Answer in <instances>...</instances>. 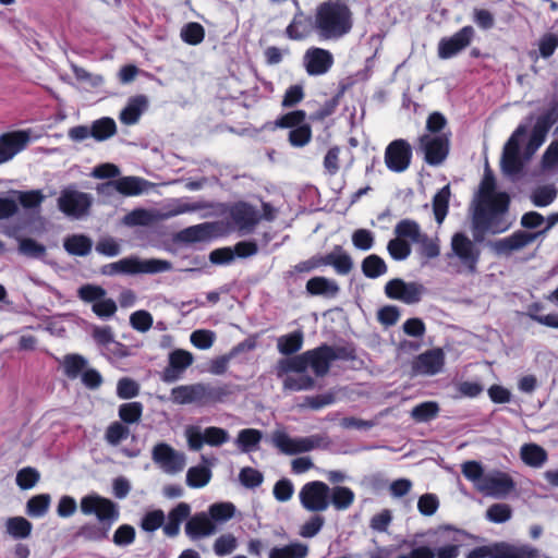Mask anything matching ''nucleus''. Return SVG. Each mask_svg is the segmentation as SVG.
<instances>
[{"label":"nucleus","instance_id":"nucleus-39","mask_svg":"<svg viewBox=\"0 0 558 558\" xmlns=\"http://www.w3.org/2000/svg\"><path fill=\"white\" fill-rule=\"evenodd\" d=\"M110 523H87L80 527L77 536L87 542H101L108 537Z\"/></svg>","mask_w":558,"mask_h":558},{"label":"nucleus","instance_id":"nucleus-1","mask_svg":"<svg viewBox=\"0 0 558 558\" xmlns=\"http://www.w3.org/2000/svg\"><path fill=\"white\" fill-rule=\"evenodd\" d=\"M336 357L333 350L324 345L300 355L280 360L274 372L277 377H283L287 373H305L311 367L316 376H324Z\"/></svg>","mask_w":558,"mask_h":558},{"label":"nucleus","instance_id":"nucleus-49","mask_svg":"<svg viewBox=\"0 0 558 558\" xmlns=\"http://www.w3.org/2000/svg\"><path fill=\"white\" fill-rule=\"evenodd\" d=\"M51 498L48 494H40L32 497L26 505V512L34 518L44 517L50 506Z\"/></svg>","mask_w":558,"mask_h":558},{"label":"nucleus","instance_id":"nucleus-30","mask_svg":"<svg viewBox=\"0 0 558 558\" xmlns=\"http://www.w3.org/2000/svg\"><path fill=\"white\" fill-rule=\"evenodd\" d=\"M190 514V505L186 502H180L168 513V520L163 524V533L169 537L177 536L180 532L181 523L186 520Z\"/></svg>","mask_w":558,"mask_h":558},{"label":"nucleus","instance_id":"nucleus-31","mask_svg":"<svg viewBox=\"0 0 558 558\" xmlns=\"http://www.w3.org/2000/svg\"><path fill=\"white\" fill-rule=\"evenodd\" d=\"M402 223L403 219L396 225L393 229L396 238L390 240L387 245L388 253L395 260H404L411 255L412 252L409 236L401 235L398 231Z\"/></svg>","mask_w":558,"mask_h":558},{"label":"nucleus","instance_id":"nucleus-4","mask_svg":"<svg viewBox=\"0 0 558 558\" xmlns=\"http://www.w3.org/2000/svg\"><path fill=\"white\" fill-rule=\"evenodd\" d=\"M196 209L197 206L195 205L181 199H172L161 209L136 208L123 217V223L129 227L150 226Z\"/></svg>","mask_w":558,"mask_h":558},{"label":"nucleus","instance_id":"nucleus-41","mask_svg":"<svg viewBox=\"0 0 558 558\" xmlns=\"http://www.w3.org/2000/svg\"><path fill=\"white\" fill-rule=\"evenodd\" d=\"M263 438L260 430L255 428H245L239 432L235 445L242 452H251L258 447Z\"/></svg>","mask_w":558,"mask_h":558},{"label":"nucleus","instance_id":"nucleus-60","mask_svg":"<svg viewBox=\"0 0 558 558\" xmlns=\"http://www.w3.org/2000/svg\"><path fill=\"white\" fill-rule=\"evenodd\" d=\"M135 529L130 524L120 525L113 533L112 542L114 545L124 547L134 543Z\"/></svg>","mask_w":558,"mask_h":558},{"label":"nucleus","instance_id":"nucleus-27","mask_svg":"<svg viewBox=\"0 0 558 558\" xmlns=\"http://www.w3.org/2000/svg\"><path fill=\"white\" fill-rule=\"evenodd\" d=\"M492 558H537L539 553L530 545H513L499 542L490 545Z\"/></svg>","mask_w":558,"mask_h":558},{"label":"nucleus","instance_id":"nucleus-14","mask_svg":"<svg viewBox=\"0 0 558 558\" xmlns=\"http://www.w3.org/2000/svg\"><path fill=\"white\" fill-rule=\"evenodd\" d=\"M515 487L513 478L506 472L492 470L486 472L482 483L477 486V492L487 497L505 498Z\"/></svg>","mask_w":558,"mask_h":558},{"label":"nucleus","instance_id":"nucleus-28","mask_svg":"<svg viewBox=\"0 0 558 558\" xmlns=\"http://www.w3.org/2000/svg\"><path fill=\"white\" fill-rule=\"evenodd\" d=\"M216 532V525L210 517L205 512L196 513L185 525V533L191 538L206 537Z\"/></svg>","mask_w":558,"mask_h":558},{"label":"nucleus","instance_id":"nucleus-42","mask_svg":"<svg viewBox=\"0 0 558 558\" xmlns=\"http://www.w3.org/2000/svg\"><path fill=\"white\" fill-rule=\"evenodd\" d=\"M211 480V471L208 466H191L186 472V485L191 488L205 487Z\"/></svg>","mask_w":558,"mask_h":558},{"label":"nucleus","instance_id":"nucleus-54","mask_svg":"<svg viewBox=\"0 0 558 558\" xmlns=\"http://www.w3.org/2000/svg\"><path fill=\"white\" fill-rule=\"evenodd\" d=\"M438 404L434 401H426L417 404L411 411V416L416 422H427L438 414Z\"/></svg>","mask_w":558,"mask_h":558},{"label":"nucleus","instance_id":"nucleus-44","mask_svg":"<svg viewBox=\"0 0 558 558\" xmlns=\"http://www.w3.org/2000/svg\"><path fill=\"white\" fill-rule=\"evenodd\" d=\"M92 241L82 234L69 236L64 241V248L71 255L85 256L92 250Z\"/></svg>","mask_w":558,"mask_h":558},{"label":"nucleus","instance_id":"nucleus-37","mask_svg":"<svg viewBox=\"0 0 558 558\" xmlns=\"http://www.w3.org/2000/svg\"><path fill=\"white\" fill-rule=\"evenodd\" d=\"M307 554V545L293 542L284 546L272 547L269 550L268 558H305Z\"/></svg>","mask_w":558,"mask_h":558},{"label":"nucleus","instance_id":"nucleus-11","mask_svg":"<svg viewBox=\"0 0 558 558\" xmlns=\"http://www.w3.org/2000/svg\"><path fill=\"white\" fill-rule=\"evenodd\" d=\"M299 498L302 507L307 511L323 512L330 504V488L324 482H310L301 488Z\"/></svg>","mask_w":558,"mask_h":558},{"label":"nucleus","instance_id":"nucleus-40","mask_svg":"<svg viewBox=\"0 0 558 558\" xmlns=\"http://www.w3.org/2000/svg\"><path fill=\"white\" fill-rule=\"evenodd\" d=\"M90 132L94 140L102 142L117 133V124L113 119L105 117L92 123Z\"/></svg>","mask_w":558,"mask_h":558},{"label":"nucleus","instance_id":"nucleus-50","mask_svg":"<svg viewBox=\"0 0 558 558\" xmlns=\"http://www.w3.org/2000/svg\"><path fill=\"white\" fill-rule=\"evenodd\" d=\"M461 472L464 477L473 484L476 490L477 486L482 483L486 474L484 472L483 465L475 460H470L462 463Z\"/></svg>","mask_w":558,"mask_h":558},{"label":"nucleus","instance_id":"nucleus-52","mask_svg":"<svg viewBox=\"0 0 558 558\" xmlns=\"http://www.w3.org/2000/svg\"><path fill=\"white\" fill-rule=\"evenodd\" d=\"M238 548V538L231 533L220 535L214 543L213 549L216 556L225 557Z\"/></svg>","mask_w":558,"mask_h":558},{"label":"nucleus","instance_id":"nucleus-9","mask_svg":"<svg viewBox=\"0 0 558 558\" xmlns=\"http://www.w3.org/2000/svg\"><path fill=\"white\" fill-rule=\"evenodd\" d=\"M184 435L189 448L193 451L201 450L204 445L218 447L230 439V435L226 429L216 426L203 429L198 425H189L185 427Z\"/></svg>","mask_w":558,"mask_h":558},{"label":"nucleus","instance_id":"nucleus-18","mask_svg":"<svg viewBox=\"0 0 558 558\" xmlns=\"http://www.w3.org/2000/svg\"><path fill=\"white\" fill-rule=\"evenodd\" d=\"M525 133L526 126L519 125L504 147L501 157V168L506 174H515L522 168V161L520 158V147L521 141L524 137Z\"/></svg>","mask_w":558,"mask_h":558},{"label":"nucleus","instance_id":"nucleus-58","mask_svg":"<svg viewBox=\"0 0 558 558\" xmlns=\"http://www.w3.org/2000/svg\"><path fill=\"white\" fill-rule=\"evenodd\" d=\"M312 140V129L308 124H302L289 132V143L293 147H304Z\"/></svg>","mask_w":558,"mask_h":558},{"label":"nucleus","instance_id":"nucleus-12","mask_svg":"<svg viewBox=\"0 0 558 558\" xmlns=\"http://www.w3.org/2000/svg\"><path fill=\"white\" fill-rule=\"evenodd\" d=\"M319 437H291L283 429H276L271 434L272 445L284 454L307 452L319 446Z\"/></svg>","mask_w":558,"mask_h":558},{"label":"nucleus","instance_id":"nucleus-46","mask_svg":"<svg viewBox=\"0 0 558 558\" xmlns=\"http://www.w3.org/2000/svg\"><path fill=\"white\" fill-rule=\"evenodd\" d=\"M450 198V189L444 186L433 199V210L438 225H441L448 213V204Z\"/></svg>","mask_w":558,"mask_h":558},{"label":"nucleus","instance_id":"nucleus-19","mask_svg":"<svg viewBox=\"0 0 558 558\" xmlns=\"http://www.w3.org/2000/svg\"><path fill=\"white\" fill-rule=\"evenodd\" d=\"M418 149L428 165L438 166L448 155L449 140L444 135L424 134L418 138Z\"/></svg>","mask_w":558,"mask_h":558},{"label":"nucleus","instance_id":"nucleus-62","mask_svg":"<svg viewBox=\"0 0 558 558\" xmlns=\"http://www.w3.org/2000/svg\"><path fill=\"white\" fill-rule=\"evenodd\" d=\"M234 510L230 502L214 504L209 507V517L217 522H226L233 517Z\"/></svg>","mask_w":558,"mask_h":558},{"label":"nucleus","instance_id":"nucleus-29","mask_svg":"<svg viewBox=\"0 0 558 558\" xmlns=\"http://www.w3.org/2000/svg\"><path fill=\"white\" fill-rule=\"evenodd\" d=\"M459 555L458 545H446L436 551L428 546H418L409 554L399 555L397 558H457Z\"/></svg>","mask_w":558,"mask_h":558},{"label":"nucleus","instance_id":"nucleus-13","mask_svg":"<svg viewBox=\"0 0 558 558\" xmlns=\"http://www.w3.org/2000/svg\"><path fill=\"white\" fill-rule=\"evenodd\" d=\"M151 458L162 472L170 475L182 472L186 465L185 453L166 442H159L153 448Z\"/></svg>","mask_w":558,"mask_h":558},{"label":"nucleus","instance_id":"nucleus-16","mask_svg":"<svg viewBox=\"0 0 558 558\" xmlns=\"http://www.w3.org/2000/svg\"><path fill=\"white\" fill-rule=\"evenodd\" d=\"M81 511L86 515L95 514L99 522L110 523V525L119 518L116 505L111 500L97 495L83 497L81 500Z\"/></svg>","mask_w":558,"mask_h":558},{"label":"nucleus","instance_id":"nucleus-24","mask_svg":"<svg viewBox=\"0 0 558 558\" xmlns=\"http://www.w3.org/2000/svg\"><path fill=\"white\" fill-rule=\"evenodd\" d=\"M303 62L310 75H323L332 66L333 57L323 48H310L304 54Z\"/></svg>","mask_w":558,"mask_h":558},{"label":"nucleus","instance_id":"nucleus-3","mask_svg":"<svg viewBox=\"0 0 558 558\" xmlns=\"http://www.w3.org/2000/svg\"><path fill=\"white\" fill-rule=\"evenodd\" d=\"M489 211L485 213L482 208H477L472 220V229L474 239L482 241L485 232L500 233L509 228V223L499 219V215L504 214L508 208L509 198L505 193H495L494 196L482 201Z\"/></svg>","mask_w":558,"mask_h":558},{"label":"nucleus","instance_id":"nucleus-51","mask_svg":"<svg viewBox=\"0 0 558 558\" xmlns=\"http://www.w3.org/2000/svg\"><path fill=\"white\" fill-rule=\"evenodd\" d=\"M363 274L368 278H377L387 272V265L377 255L367 256L362 263Z\"/></svg>","mask_w":558,"mask_h":558},{"label":"nucleus","instance_id":"nucleus-23","mask_svg":"<svg viewBox=\"0 0 558 558\" xmlns=\"http://www.w3.org/2000/svg\"><path fill=\"white\" fill-rule=\"evenodd\" d=\"M474 35L471 26H464L450 37L442 38L438 44V57L449 59L466 48Z\"/></svg>","mask_w":558,"mask_h":558},{"label":"nucleus","instance_id":"nucleus-7","mask_svg":"<svg viewBox=\"0 0 558 558\" xmlns=\"http://www.w3.org/2000/svg\"><path fill=\"white\" fill-rule=\"evenodd\" d=\"M398 231L401 235L409 236L411 243L417 245V253L423 257L433 259L440 255L439 238L424 233L416 221L403 219V223Z\"/></svg>","mask_w":558,"mask_h":558},{"label":"nucleus","instance_id":"nucleus-21","mask_svg":"<svg viewBox=\"0 0 558 558\" xmlns=\"http://www.w3.org/2000/svg\"><path fill=\"white\" fill-rule=\"evenodd\" d=\"M445 352L440 348L427 350L417 355L412 362L414 375L434 376L442 372L445 366Z\"/></svg>","mask_w":558,"mask_h":558},{"label":"nucleus","instance_id":"nucleus-8","mask_svg":"<svg viewBox=\"0 0 558 558\" xmlns=\"http://www.w3.org/2000/svg\"><path fill=\"white\" fill-rule=\"evenodd\" d=\"M450 247L449 257H456L461 263V271L475 274L481 255L475 243L464 233L457 232L451 238Z\"/></svg>","mask_w":558,"mask_h":558},{"label":"nucleus","instance_id":"nucleus-63","mask_svg":"<svg viewBox=\"0 0 558 558\" xmlns=\"http://www.w3.org/2000/svg\"><path fill=\"white\" fill-rule=\"evenodd\" d=\"M165 524V513L162 510H154L147 512L141 522V527L145 532H155L159 527H163Z\"/></svg>","mask_w":558,"mask_h":558},{"label":"nucleus","instance_id":"nucleus-61","mask_svg":"<svg viewBox=\"0 0 558 558\" xmlns=\"http://www.w3.org/2000/svg\"><path fill=\"white\" fill-rule=\"evenodd\" d=\"M143 412V405L140 402L124 403L119 409V416L125 423H136Z\"/></svg>","mask_w":558,"mask_h":558},{"label":"nucleus","instance_id":"nucleus-48","mask_svg":"<svg viewBox=\"0 0 558 558\" xmlns=\"http://www.w3.org/2000/svg\"><path fill=\"white\" fill-rule=\"evenodd\" d=\"M310 32L311 23L303 14L295 15L293 21L287 27V35L289 38L296 40L305 38Z\"/></svg>","mask_w":558,"mask_h":558},{"label":"nucleus","instance_id":"nucleus-33","mask_svg":"<svg viewBox=\"0 0 558 558\" xmlns=\"http://www.w3.org/2000/svg\"><path fill=\"white\" fill-rule=\"evenodd\" d=\"M322 264L330 265L340 275H347L352 269L351 257L341 248L336 247L320 259Z\"/></svg>","mask_w":558,"mask_h":558},{"label":"nucleus","instance_id":"nucleus-47","mask_svg":"<svg viewBox=\"0 0 558 558\" xmlns=\"http://www.w3.org/2000/svg\"><path fill=\"white\" fill-rule=\"evenodd\" d=\"M303 344V333L295 331L286 336H281L278 339L277 347L282 354H292L298 352Z\"/></svg>","mask_w":558,"mask_h":558},{"label":"nucleus","instance_id":"nucleus-45","mask_svg":"<svg viewBox=\"0 0 558 558\" xmlns=\"http://www.w3.org/2000/svg\"><path fill=\"white\" fill-rule=\"evenodd\" d=\"M354 493L344 486H336L330 490V502L337 510L348 509L354 501Z\"/></svg>","mask_w":558,"mask_h":558},{"label":"nucleus","instance_id":"nucleus-20","mask_svg":"<svg viewBox=\"0 0 558 558\" xmlns=\"http://www.w3.org/2000/svg\"><path fill=\"white\" fill-rule=\"evenodd\" d=\"M412 148L405 140L392 141L385 150V163L392 172L405 171L411 162Z\"/></svg>","mask_w":558,"mask_h":558},{"label":"nucleus","instance_id":"nucleus-25","mask_svg":"<svg viewBox=\"0 0 558 558\" xmlns=\"http://www.w3.org/2000/svg\"><path fill=\"white\" fill-rule=\"evenodd\" d=\"M209 396V388L204 384L182 385L171 390V400L177 404L203 402Z\"/></svg>","mask_w":558,"mask_h":558},{"label":"nucleus","instance_id":"nucleus-34","mask_svg":"<svg viewBox=\"0 0 558 558\" xmlns=\"http://www.w3.org/2000/svg\"><path fill=\"white\" fill-rule=\"evenodd\" d=\"M522 461L531 468H542L547 461V452L536 444H524L520 449Z\"/></svg>","mask_w":558,"mask_h":558},{"label":"nucleus","instance_id":"nucleus-38","mask_svg":"<svg viewBox=\"0 0 558 558\" xmlns=\"http://www.w3.org/2000/svg\"><path fill=\"white\" fill-rule=\"evenodd\" d=\"M306 290L313 295L333 296L339 291L336 281L325 277H314L306 283Z\"/></svg>","mask_w":558,"mask_h":558},{"label":"nucleus","instance_id":"nucleus-17","mask_svg":"<svg viewBox=\"0 0 558 558\" xmlns=\"http://www.w3.org/2000/svg\"><path fill=\"white\" fill-rule=\"evenodd\" d=\"M425 288L418 282H407L396 278L389 280L385 286V293L389 299L398 300L405 304H414L421 301Z\"/></svg>","mask_w":558,"mask_h":558},{"label":"nucleus","instance_id":"nucleus-43","mask_svg":"<svg viewBox=\"0 0 558 558\" xmlns=\"http://www.w3.org/2000/svg\"><path fill=\"white\" fill-rule=\"evenodd\" d=\"M211 234L213 226L209 223H202L182 230L179 236L185 242H201L208 240Z\"/></svg>","mask_w":558,"mask_h":558},{"label":"nucleus","instance_id":"nucleus-35","mask_svg":"<svg viewBox=\"0 0 558 558\" xmlns=\"http://www.w3.org/2000/svg\"><path fill=\"white\" fill-rule=\"evenodd\" d=\"M279 378L282 379L284 390L303 391L311 390L315 386V380L305 373H287Z\"/></svg>","mask_w":558,"mask_h":558},{"label":"nucleus","instance_id":"nucleus-22","mask_svg":"<svg viewBox=\"0 0 558 558\" xmlns=\"http://www.w3.org/2000/svg\"><path fill=\"white\" fill-rule=\"evenodd\" d=\"M31 142L27 130L13 131L0 136V165L10 161L23 151Z\"/></svg>","mask_w":558,"mask_h":558},{"label":"nucleus","instance_id":"nucleus-57","mask_svg":"<svg viewBox=\"0 0 558 558\" xmlns=\"http://www.w3.org/2000/svg\"><path fill=\"white\" fill-rule=\"evenodd\" d=\"M512 509L507 504H494L486 510V519L494 523H504L511 519Z\"/></svg>","mask_w":558,"mask_h":558},{"label":"nucleus","instance_id":"nucleus-2","mask_svg":"<svg viewBox=\"0 0 558 558\" xmlns=\"http://www.w3.org/2000/svg\"><path fill=\"white\" fill-rule=\"evenodd\" d=\"M315 25L323 38H339L351 29L352 13L342 2H325L317 9Z\"/></svg>","mask_w":558,"mask_h":558},{"label":"nucleus","instance_id":"nucleus-10","mask_svg":"<svg viewBox=\"0 0 558 558\" xmlns=\"http://www.w3.org/2000/svg\"><path fill=\"white\" fill-rule=\"evenodd\" d=\"M92 203L93 198L89 194L77 191L72 186L62 190L58 198L59 209L73 219L84 217L88 213Z\"/></svg>","mask_w":558,"mask_h":558},{"label":"nucleus","instance_id":"nucleus-15","mask_svg":"<svg viewBox=\"0 0 558 558\" xmlns=\"http://www.w3.org/2000/svg\"><path fill=\"white\" fill-rule=\"evenodd\" d=\"M153 183L140 177H123L97 186V192L109 195L112 190L124 196H138L147 193Z\"/></svg>","mask_w":558,"mask_h":558},{"label":"nucleus","instance_id":"nucleus-64","mask_svg":"<svg viewBox=\"0 0 558 558\" xmlns=\"http://www.w3.org/2000/svg\"><path fill=\"white\" fill-rule=\"evenodd\" d=\"M215 332L207 329H198L191 333L190 340L194 347L201 350L211 348L215 341Z\"/></svg>","mask_w":558,"mask_h":558},{"label":"nucleus","instance_id":"nucleus-59","mask_svg":"<svg viewBox=\"0 0 558 558\" xmlns=\"http://www.w3.org/2000/svg\"><path fill=\"white\" fill-rule=\"evenodd\" d=\"M86 365V360L77 354H69L64 356L63 367L64 373L70 378H76Z\"/></svg>","mask_w":558,"mask_h":558},{"label":"nucleus","instance_id":"nucleus-36","mask_svg":"<svg viewBox=\"0 0 558 558\" xmlns=\"http://www.w3.org/2000/svg\"><path fill=\"white\" fill-rule=\"evenodd\" d=\"M5 532L15 539L28 538L32 534L33 524L24 517H11L7 519Z\"/></svg>","mask_w":558,"mask_h":558},{"label":"nucleus","instance_id":"nucleus-5","mask_svg":"<svg viewBox=\"0 0 558 558\" xmlns=\"http://www.w3.org/2000/svg\"><path fill=\"white\" fill-rule=\"evenodd\" d=\"M547 226L544 230L537 232L517 231L509 236L496 240L489 244L494 254L501 257H508L515 252L533 243L539 235L545 234L558 222V213L553 214L546 219Z\"/></svg>","mask_w":558,"mask_h":558},{"label":"nucleus","instance_id":"nucleus-26","mask_svg":"<svg viewBox=\"0 0 558 558\" xmlns=\"http://www.w3.org/2000/svg\"><path fill=\"white\" fill-rule=\"evenodd\" d=\"M194 361L193 354L189 351L177 349L169 355V365L163 371L162 380L165 383H173L178 380L182 373L192 365Z\"/></svg>","mask_w":558,"mask_h":558},{"label":"nucleus","instance_id":"nucleus-6","mask_svg":"<svg viewBox=\"0 0 558 558\" xmlns=\"http://www.w3.org/2000/svg\"><path fill=\"white\" fill-rule=\"evenodd\" d=\"M171 269V264L162 259H140L137 257L122 258L104 267L102 272L113 274H157Z\"/></svg>","mask_w":558,"mask_h":558},{"label":"nucleus","instance_id":"nucleus-56","mask_svg":"<svg viewBox=\"0 0 558 558\" xmlns=\"http://www.w3.org/2000/svg\"><path fill=\"white\" fill-rule=\"evenodd\" d=\"M19 252L31 258H41L46 254V247L29 238L19 239Z\"/></svg>","mask_w":558,"mask_h":558},{"label":"nucleus","instance_id":"nucleus-55","mask_svg":"<svg viewBox=\"0 0 558 558\" xmlns=\"http://www.w3.org/2000/svg\"><path fill=\"white\" fill-rule=\"evenodd\" d=\"M548 130L542 125L539 122H535L530 140L525 147V153L527 156H532L545 142L546 136L548 134Z\"/></svg>","mask_w":558,"mask_h":558},{"label":"nucleus","instance_id":"nucleus-32","mask_svg":"<svg viewBox=\"0 0 558 558\" xmlns=\"http://www.w3.org/2000/svg\"><path fill=\"white\" fill-rule=\"evenodd\" d=\"M148 100L140 95L129 100L125 108L120 112V121L124 124H135L147 107Z\"/></svg>","mask_w":558,"mask_h":558},{"label":"nucleus","instance_id":"nucleus-53","mask_svg":"<svg viewBox=\"0 0 558 558\" xmlns=\"http://www.w3.org/2000/svg\"><path fill=\"white\" fill-rule=\"evenodd\" d=\"M180 36L184 43L195 46L204 40L205 31L199 23L191 22L182 27Z\"/></svg>","mask_w":558,"mask_h":558}]
</instances>
